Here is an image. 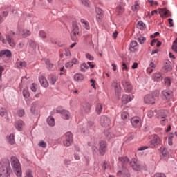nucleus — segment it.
Here are the masks:
<instances>
[{
	"instance_id": "21",
	"label": "nucleus",
	"mask_w": 177,
	"mask_h": 177,
	"mask_svg": "<svg viewBox=\"0 0 177 177\" xmlns=\"http://www.w3.org/2000/svg\"><path fill=\"white\" fill-rule=\"evenodd\" d=\"M122 85L126 92H131V91H132V85H131V83H129V82L125 81L122 83Z\"/></svg>"
},
{
	"instance_id": "56",
	"label": "nucleus",
	"mask_w": 177,
	"mask_h": 177,
	"mask_svg": "<svg viewBox=\"0 0 177 177\" xmlns=\"http://www.w3.org/2000/svg\"><path fill=\"white\" fill-rule=\"evenodd\" d=\"M105 135L108 138V139H111V138H114V136H115L114 134H113L112 133L109 132V131H106L105 133Z\"/></svg>"
},
{
	"instance_id": "16",
	"label": "nucleus",
	"mask_w": 177,
	"mask_h": 177,
	"mask_svg": "<svg viewBox=\"0 0 177 177\" xmlns=\"http://www.w3.org/2000/svg\"><path fill=\"white\" fill-rule=\"evenodd\" d=\"M71 32H77L80 33V24L77 23V21H73L72 22V31Z\"/></svg>"
},
{
	"instance_id": "25",
	"label": "nucleus",
	"mask_w": 177,
	"mask_h": 177,
	"mask_svg": "<svg viewBox=\"0 0 177 177\" xmlns=\"http://www.w3.org/2000/svg\"><path fill=\"white\" fill-rule=\"evenodd\" d=\"M157 118H167V111L160 110L157 112Z\"/></svg>"
},
{
	"instance_id": "17",
	"label": "nucleus",
	"mask_w": 177,
	"mask_h": 177,
	"mask_svg": "<svg viewBox=\"0 0 177 177\" xmlns=\"http://www.w3.org/2000/svg\"><path fill=\"white\" fill-rule=\"evenodd\" d=\"M114 88H115V92L116 96H118V97H121V84H120V83H115Z\"/></svg>"
},
{
	"instance_id": "23",
	"label": "nucleus",
	"mask_w": 177,
	"mask_h": 177,
	"mask_svg": "<svg viewBox=\"0 0 177 177\" xmlns=\"http://www.w3.org/2000/svg\"><path fill=\"white\" fill-rule=\"evenodd\" d=\"M24 125V122L23 120H17L15 123V127L18 131H21L23 129V126Z\"/></svg>"
},
{
	"instance_id": "30",
	"label": "nucleus",
	"mask_w": 177,
	"mask_h": 177,
	"mask_svg": "<svg viewBox=\"0 0 177 177\" xmlns=\"http://www.w3.org/2000/svg\"><path fill=\"white\" fill-rule=\"evenodd\" d=\"M17 68H24V67H27V63L24 61L17 62L16 64Z\"/></svg>"
},
{
	"instance_id": "33",
	"label": "nucleus",
	"mask_w": 177,
	"mask_h": 177,
	"mask_svg": "<svg viewBox=\"0 0 177 177\" xmlns=\"http://www.w3.org/2000/svg\"><path fill=\"white\" fill-rule=\"evenodd\" d=\"M118 160H119L120 162H122V164H123V165H125L129 162V158H128V157H127V156L120 157L118 158Z\"/></svg>"
},
{
	"instance_id": "45",
	"label": "nucleus",
	"mask_w": 177,
	"mask_h": 177,
	"mask_svg": "<svg viewBox=\"0 0 177 177\" xmlns=\"http://www.w3.org/2000/svg\"><path fill=\"white\" fill-rule=\"evenodd\" d=\"M137 27L140 30H145V27H146V25L145 24V23H143V21H140L138 22Z\"/></svg>"
},
{
	"instance_id": "3",
	"label": "nucleus",
	"mask_w": 177,
	"mask_h": 177,
	"mask_svg": "<svg viewBox=\"0 0 177 177\" xmlns=\"http://www.w3.org/2000/svg\"><path fill=\"white\" fill-rule=\"evenodd\" d=\"M130 166L134 171H146V169H147L145 163H138L136 159H133L132 161L130 162Z\"/></svg>"
},
{
	"instance_id": "58",
	"label": "nucleus",
	"mask_w": 177,
	"mask_h": 177,
	"mask_svg": "<svg viewBox=\"0 0 177 177\" xmlns=\"http://www.w3.org/2000/svg\"><path fill=\"white\" fill-rule=\"evenodd\" d=\"M26 45V43L24 41H21L17 46V49H21V48H24V46Z\"/></svg>"
},
{
	"instance_id": "39",
	"label": "nucleus",
	"mask_w": 177,
	"mask_h": 177,
	"mask_svg": "<svg viewBox=\"0 0 177 177\" xmlns=\"http://www.w3.org/2000/svg\"><path fill=\"white\" fill-rule=\"evenodd\" d=\"M7 115H8V111H6V109L0 107V116L5 117Z\"/></svg>"
},
{
	"instance_id": "29",
	"label": "nucleus",
	"mask_w": 177,
	"mask_h": 177,
	"mask_svg": "<svg viewBox=\"0 0 177 177\" xmlns=\"http://www.w3.org/2000/svg\"><path fill=\"white\" fill-rule=\"evenodd\" d=\"M47 123L50 127H55L56 125V122L55 121V118L52 116H49L47 118Z\"/></svg>"
},
{
	"instance_id": "19",
	"label": "nucleus",
	"mask_w": 177,
	"mask_h": 177,
	"mask_svg": "<svg viewBox=\"0 0 177 177\" xmlns=\"http://www.w3.org/2000/svg\"><path fill=\"white\" fill-rule=\"evenodd\" d=\"M6 41L8 42V44L10 46H15L16 45V43H15V39L12 36H10V35H6Z\"/></svg>"
},
{
	"instance_id": "13",
	"label": "nucleus",
	"mask_w": 177,
	"mask_h": 177,
	"mask_svg": "<svg viewBox=\"0 0 177 177\" xmlns=\"http://www.w3.org/2000/svg\"><path fill=\"white\" fill-rule=\"evenodd\" d=\"M39 81L41 86L44 88H48L49 86V83H48V80H46V77H45V76L40 75L39 77Z\"/></svg>"
},
{
	"instance_id": "46",
	"label": "nucleus",
	"mask_w": 177,
	"mask_h": 177,
	"mask_svg": "<svg viewBox=\"0 0 177 177\" xmlns=\"http://www.w3.org/2000/svg\"><path fill=\"white\" fill-rule=\"evenodd\" d=\"M29 46L32 48V49H37V43L35 41L30 40Z\"/></svg>"
},
{
	"instance_id": "22",
	"label": "nucleus",
	"mask_w": 177,
	"mask_h": 177,
	"mask_svg": "<svg viewBox=\"0 0 177 177\" xmlns=\"http://www.w3.org/2000/svg\"><path fill=\"white\" fill-rule=\"evenodd\" d=\"M7 142L10 145H15V143H16V140H15V133H10L7 136Z\"/></svg>"
},
{
	"instance_id": "2",
	"label": "nucleus",
	"mask_w": 177,
	"mask_h": 177,
	"mask_svg": "<svg viewBox=\"0 0 177 177\" xmlns=\"http://www.w3.org/2000/svg\"><path fill=\"white\" fill-rule=\"evenodd\" d=\"M10 164L13 169L14 174L17 177H23V171H21V165L19 159L16 156H11Z\"/></svg>"
},
{
	"instance_id": "50",
	"label": "nucleus",
	"mask_w": 177,
	"mask_h": 177,
	"mask_svg": "<svg viewBox=\"0 0 177 177\" xmlns=\"http://www.w3.org/2000/svg\"><path fill=\"white\" fill-rule=\"evenodd\" d=\"M44 62L48 68H52V67H53V64L50 63V60H49V59H46Z\"/></svg>"
},
{
	"instance_id": "61",
	"label": "nucleus",
	"mask_w": 177,
	"mask_h": 177,
	"mask_svg": "<svg viewBox=\"0 0 177 177\" xmlns=\"http://www.w3.org/2000/svg\"><path fill=\"white\" fill-rule=\"evenodd\" d=\"M93 125H95V123L92 121H88L87 122V128L89 129L91 128H92V127H93Z\"/></svg>"
},
{
	"instance_id": "11",
	"label": "nucleus",
	"mask_w": 177,
	"mask_h": 177,
	"mask_svg": "<svg viewBox=\"0 0 177 177\" xmlns=\"http://www.w3.org/2000/svg\"><path fill=\"white\" fill-rule=\"evenodd\" d=\"M162 95L166 100H169V99H172V97L174 96V92L172 91H167L165 90L162 91Z\"/></svg>"
},
{
	"instance_id": "41",
	"label": "nucleus",
	"mask_w": 177,
	"mask_h": 177,
	"mask_svg": "<svg viewBox=\"0 0 177 177\" xmlns=\"http://www.w3.org/2000/svg\"><path fill=\"white\" fill-rule=\"evenodd\" d=\"M75 151H76L75 152V154H74V158L77 161H79V160L81 159V158L80 157V149L79 148H76Z\"/></svg>"
},
{
	"instance_id": "12",
	"label": "nucleus",
	"mask_w": 177,
	"mask_h": 177,
	"mask_svg": "<svg viewBox=\"0 0 177 177\" xmlns=\"http://www.w3.org/2000/svg\"><path fill=\"white\" fill-rule=\"evenodd\" d=\"M91 108L92 105L88 102H84L82 104V110L86 113H91Z\"/></svg>"
},
{
	"instance_id": "26",
	"label": "nucleus",
	"mask_w": 177,
	"mask_h": 177,
	"mask_svg": "<svg viewBox=\"0 0 177 177\" xmlns=\"http://www.w3.org/2000/svg\"><path fill=\"white\" fill-rule=\"evenodd\" d=\"M150 145L151 147H154V146H157L160 143V138H158L157 136H155L152 140L150 141Z\"/></svg>"
},
{
	"instance_id": "18",
	"label": "nucleus",
	"mask_w": 177,
	"mask_h": 177,
	"mask_svg": "<svg viewBox=\"0 0 177 177\" xmlns=\"http://www.w3.org/2000/svg\"><path fill=\"white\" fill-rule=\"evenodd\" d=\"M162 75L160 73H156L152 75V80L156 82H160L162 81Z\"/></svg>"
},
{
	"instance_id": "37",
	"label": "nucleus",
	"mask_w": 177,
	"mask_h": 177,
	"mask_svg": "<svg viewBox=\"0 0 177 177\" xmlns=\"http://www.w3.org/2000/svg\"><path fill=\"white\" fill-rule=\"evenodd\" d=\"M121 118H122V120H124V121H127V120H128V118H129V113H128V112H127V111H123L121 113Z\"/></svg>"
},
{
	"instance_id": "6",
	"label": "nucleus",
	"mask_w": 177,
	"mask_h": 177,
	"mask_svg": "<svg viewBox=\"0 0 177 177\" xmlns=\"http://www.w3.org/2000/svg\"><path fill=\"white\" fill-rule=\"evenodd\" d=\"M100 122L104 128H107V127H109L111 124V120L106 115H102L100 118Z\"/></svg>"
},
{
	"instance_id": "31",
	"label": "nucleus",
	"mask_w": 177,
	"mask_h": 177,
	"mask_svg": "<svg viewBox=\"0 0 177 177\" xmlns=\"http://www.w3.org/2000/svg\"><path fill=\"white\" fill-rule=\"evenodd\" d=\"M80 22L82 23V24H84L83 27H84L86 30H91V27L89 26V22H88L86 20L81 19Z\"/></svg>"
},
{
	"instance_id": "27",
	"label": "nucleus",
	"mask_w": 177,
	"mask_h": 177,
	"mask_svg": "<svg viewBox=\"0 0 177 177\" xmlns=\"http://www.w3.org/2000/svg\"><path fill=\"white\" fill-rule=\"evenodd\" d=\"M48 80L51 85H55V84H56V82L57 81V76H56L55 75H50L48 76Z\"/></svg>"
},
{
	"instance_id": "24",
	"label": "nucleus",
	"mask_w": 177,
	"mask_h": 177,
	"mask_svg": "<svg viewBox=\"0 0 177 177\" xmlns=\"http://www.w3.org/2000/svg\"><path fill=\"white\" fill-rule=\"evenodd\" d=\"M3 56L10 57L12 56V52L9 50H2L0 51V57H3Z\"/></svg>"
},
{
	"instance_id": "42",
	"label": "nucleus",
	"mask_w": 177,
	"mask_h": 177,
	"mask_svg": "<svg viewBox=\"0 0 177 177\" xmlns=\"http://www.w3.org/2000/svg\"><path fill=\"white\" fill-rule=\"evenodd\" d=\"M163 68L166 73H169V71H171L172 70V66L170 64L166 63Z\"/></svg>"
},
{
	"instance_id": "8",
	"label": "nucleus",
	"mask_w": 177,
	"mask_h": 177,
	"mask_svg": "<svg viewBox=\"0 0 177 177\" xmlns=\"http://www.w3.org/2000/svg\"><path fill=\"white\" fill-rule=\"evenodd\" d=\"M131 123L134 128H139L142 127V119L138 116L133 117L131 120Z\"/></svg>"
},
{
	"instance_id": "54",
	"label": "nucleus",
	"mask_w": 177,
	"mask_h": 177,
	"mask_svg": "<svg viewBox=\"0 0 177 177\" xmlns=\"http://www.w3.org/2000/svg\"><path fill=\"white\" fill-rule=\"evenodd\" d=\"M17 114L19 117H23L24 115V109L18 110Z\"/></svg>"
},
{
	"instance_id": "59",
	"label": "nucleus",
	"mask_w": 177,
	"mask_h": 177,
	"mask_svg": "<svg viewBox=\"0 0 177 177\" xmlns=\"http://www.w3.org/2000/svg\"><path fill=\"white\" fill-rule=\"evenodd\" d=\"M37 84H35V83H32L30 86V90L32 92H37Z\"/></svg>"
},
{
	"instance_id": "14",
	"label": "nucleus",
	"mask_w": 177,
	"mask_h": 177,
	"mask_svg": "<svg viewBox=\"0 0 177 177\" xmlns=\"http://www.w3.org/2000/svg\"><path fill=\"white\" fill-rule=\"evenodd\" d=\"M133 99V95H124L122 97V102L124 104H127V103H129V102H132Z\"/></svg>"
},
{
	"instance_id": "51",
	"label": "nucleus",
	"mask_w": 177,
	"mask_h": 177,
	"mask_svg": "<svg viewBox=\"0 0 177 177\" xmlns=\"http://www.w3.org/2000/svg\"><path fill=\"white\" fill-rule=\"evenodd\" d=\"M138 41L139 42V44H140V45H142V44L145 43V41H146V37L141 36L138 37Z\"/></svg>"
},
{
	"instance_id": "63",
	"label": "nucleus",
	"mask_w": 177,
	"mask_h": 177,
	"mask_svg": "<svg viewBox=\"0 0 177 177\" xmlns=\"http://www.w3.org/2000/svg\"><path fill=\"white\" fill-rule=\"evenodd\" d=\"M154 177H167L164 173H156L154 175Z\"/></svg>"
},
{
	"instance_id": "60",
	"label": "nucleus",
	"mask_w": 177,
	"mask_h": 177,
	"mask_svg": "<svg viewBox=\"0 0 177 177\" xmlns=\"http://www.w3.org/2000/svg\"><path fill=\"white\" fill-rule=\"evenodd\" d=\"M39 35L41 38H46V33H45V31H44V30L39 31Z\"/></svg>"
},
{
	"instance_id": "32",
	"label": "nucleus",
	"mask_w": 177,
	"mask_h": 177,
	"mask_svg": "<svg viewBox=\"0 0 177 177\" xmlns=\"http://www.w3.org/2000/svg\"><path fill=\"white\" fill-rule=\"evenodd\" d=\"M73 78L75 81H82L84 80V75L81 73H75Z\"/></svg>"
},
{
	"instance_id": "49",
	"label": "nucleus",
	"mask_w": 177,
	"mask_h": 177,
	"mask_svg": "<svg viewBox=\"0 0 177 177\" xmlns=\"http://www.w3.org/2000/svg\"><path fill=\"white\" fill-rule=\"evenodd\" d=\"M24 177H34V175H32V170L31 169L26 170Z\"/></svg>"
},
{
	"instance_id": "35",
	"label": "nucleus",
	"mask_w": 177,
	"mask_h": 177,
	"mask_svg": "<svg viewBox=\"0 0 177 177\" xmlns=\"http://www.w3.org/2000/svg\"><path fill=\"white\" fill-rule=\"evenodd\" d=\"M88 68H89V66H88V64H86V63L83 62L80 64V71H82V73H86Z\"/></svg>"
},
{
	"instance_id": "7",
	"label": "nucleus",
	"mask_w": 177,
	"mask_h": 177,
	"mask_svg": "<svg viewBox=\"0 0 177 177\" xmlns=\"http://www.w3.org/2000/svg\"><path fill=\"white\" fill-rule=\"evenodd\" d=\"M122 169L119 170L117 172V175L118 177H131V174H129V170L127 169V167L122 166Z\"/></svg>"
},
{
	"instance_id": "48",
	"label": "nucleus",
	"mask_w": 177,
	"mask_h": 177,
	"mask_svg": "<svg viewBox=\"0 0 177 177\" xmlns=\"http://www.w3.org/2000/svg\"><path fill=\"white\" fill-rule=\"evenodd\" d=\"M77 132L80 133H85L86 131L83 125L82 124L79 125V127H77Z\"/></svg>"
},
{
	"instance_id": "36",
	"label": "nucleus",
	"mask_w": 177,
	"mask_h": 177,
	"mask_svg": "<svg viewBox=\"0 0 177 177\" xmlns=\"http://www.w3.org/2000/svg\"><path fill=\"white\" fill-rule=\"evenodd\" d=\"M136 46H138V41H132L130 44V50H136Z\"/></svg>"
},
{
	"instance_id": "40",
	"label": "nucleus",
	"mask_w": 177,
	"mask_h": 177,
	"mask_svg": "<svg viewBox=\"0 0 177 177\" xmlns=\"http://www.w3.org/2000/svg\"><path fill=\"white\" fill-rule=\"evenodd\" d=\"M31 35V32L27 29H25L22 31V37L24 38H27V37Z\"/></svg>"
},
{
	"instance_id": "34",
	"label": "nucleus",
	"mask_w": 177,
	"mask_h": 177,
	"mask_svg": "<svg viewBox=\"0 0 177 177\" xmlns=\"http://www.w3.org/2000/svg\"><path fill=\"white\" fill-rule=\"evenodd\" d=\"M95 111L97 114H102V111H103V106L102 104L98 103L96 104Z\"/></svg>"
},
{
	"instance_id": "64",
	"label": "nucleus",
	"mask_w": 177,
	"mask_h": 177,
	"mask_svg": "<svg viewBox=\"0 0 177 177\" xmlns=\"http://www.w3.org/2000/svg\"><path fill=\"white\" fill-rule=\"evenodd\" d=\"M82 3H83V5L87 7L89 6V3H91V2L88 1V0H82Z\"/></svg>"
},
{
	"instance_id": "43",
	"label": "nucleus",
	"mask_w": 177,
	"mask_h": 177,
	"mask_svg": "<svg viewBox=\"0 0 177 177\" xmlns=\"http://www.w3.org/2000/svg\"><path fill=\"white\" fill-rule=\"evenodd\" d=\"M139 8H140V6H139V3L138 1H136L134 6L131 7V9L133 12H138V10H139Z\"/></svg>"
},
{
	"instance_id": "62",
	"label": "nucleus",
	"mask_w": 177,
	"mask_h": 177,
	"mask_svg": "<svg viewBox=\"0 0 177 177\" xmlns=\"http://www.w3.org/2000/svg\"><path fill=\"white\" fill-rule=\"evenodd\" d=\"M162 154L164 156V157H167L168 156V151L167 150V148H164L162 150Z\"/></svg>"
},
{
	"instance_id": "55",
	"label": "nucleus",
	"mask_w": 177,
	"mask_h": 177,
	"mask_svg": "<svg viewBox=\"0 0 177 177\" xmlns=\"http://www.w3.org/2000/svg\"><path fill=\"white\" fill-rule=\"evenodd\" d=\"M85 57H86V59H88V60H90V61L95 60V58L93 57V56H92L89 53H86Z\"/></svg>"
},
{
	"instance_id": "1",
	"label": "nucleus",
	"mask_w": 177,
	"mask_h": 177,
	"mask_svg": "<svg viewBox=\"0 0 177 177\" xmlns=\"http://www.w3.org/2000/svg\"><path fill=\"white\" fill-rule=\"evenodd\" d=\"M12 167L10 162L8 159H4L0 162V177H10Z\"/></svg>"
},
{
	"instance_id": "38",
	"label": "nucleus",
	"mask_w": 177,
	"mask_h": 177,
	"mask_svg": "<svg viewBox=\"0 0 177 177\" xmlns=\"http://www.w3.org/2000/svg\"><path fill=\"white\" fill-rule=\"evenodd\" d=\"M80 33H77L75 32H71V38L72 39V41H77V39H78V35Z\"/></svg>"
},
{
	"instance_id": "53",
	"label": "nucleus",
	"mask_w": 177,
	"mask_h": 177,
	"mask_svg": "<svg viewBox=\"0 0 177 177\" xmlns=\"http://www.w3.org/2000/svg\"><path fill=\"white\" fill-rule=\"evenodd\" d=\"M165 84L167 86H171V79L169 77H166L165 78Z\"/></svg>"
},
{
	"instance_id": "9",
	"label": "nucleus",
	"mask_w": 177,
	"mask_h": 177,
	"mask_svg": "<svg viewBox=\"0 0 177 177\" xmlns=\"http://www.w3.org/2000/svg\"><path fill=\"white\" fill-rule=\"evenodd\" d=\"M56 112L61 114L64 120H70V112L68 111L57 108Z\"/></svg>"
},
{
	"instance_id": "57",
	"label": "nucleus",
	"mask_w": 177,
	"mask_h": 177,
	"mask_svg": "<svg viewBox=\"0 0 177 177\" xmlns=\"http://www.w3.org/2000/svg\"><path fill=\"white\" fill-rule=\"evenodd\" d=\"M64 55L66 56V57H71V52L70 51V49H66L64 51Z\"/></svg>"
},
{
	"instance_id": "28",
	"label": "nucleus",
	"mask_w": 177,
	"mask_h": 177,
	"mask_svg": "<svg viewBox=\"0 0 177 177\" xmlns=\"http://www.w3.org/2000/svg\"><path fill=\"white\" fill-rule=\"evenodd\" d=\"M169 11L167 9L165 8H160L159 10V14L160 15V17L164 18V17H167V16H168V12Z\"/></svg>"
},
{
	"instance_id": "44",
	"label": "nucleus",
	"mask_w": 177,
	"mask_h": 177,
	"mask_svg": "<svg viewBox=\"0 0 177 177\" xmlns=\"http://www.w3.org/2000/svg\"><path fill=\"white\" fill-rule=\"evenodd\" d=\"M23 96L25 99L30 97V92L28 91V88H24L23 90Z\"/></svg>"
},
{
	"instance_id": "52",
	"label": "nucleus",
	"mask_w": 177,
	"mask_h": 177,
	"mask_svg": "<svg viewBox=\"0 0 177 177\" xmlns=\"http://www.w3.org/2000/svg\"><path fill=\"white\" fill-rule=\"evenodd\" d=\"M38 146H39V147H42L43 149H45L46 147V143L45 142V141L41 140L38 143Z\"/></svg>"
},
{
	"instance_id": "15",
	"label": "nucleus",
	"mask_w": 177,
	"mask_h": 177,
	"mask_svg": "<svg viewBox=\"0 0 177 177\" xmlns=\"http://www.w3.org/2000/svg\"><path fill=\"white\" fill-rule=\"evenodd\" d=\"M95 12L97 13L96 20L99 23V21L103 19V11L100 8L96 7Z\"/></svg>"
},
{
	"instance_id": "5",
	"label": "nucleus",
	"mask_w": 177,
	"mask_h": 177,
	"mask_svg": "<svg viewBox=\"0 0 177 177\" xmlns=\"http://www.w3.org/2000/svg\"><path fill=\"white\" fill-rule=\"evenodd\" d=\"M65 135L66 139L64 141V145H65L66 147H68V146H71V144L73 143V133L68 131Z\"/></svg>"
},
{
	"instance_id": "47",
	"label": "nucleus",
	"mask_w": 177,
	"mask_h": 177,
	"mask_svg": "<svg viewBox=\"0 0 177 177\" xmlns=\"http://www.w3.org/2000/svg\"><path fill=\"white\" fill-rule=\"evenodd\" d=\"M35 106H38V101H35L32 104L30 112L32 113H35Z\"/></svg>"
},
{
	"instance_id": "10",
	"label": "nucleus",
	"mask_w": 177,
	"mask_h": 177,
	"mask_svg": "<svg viewBox=\"0 0 177 177\" xmlns=\"http://www.w3.org/2000/svg\"><path fill=\"white\" fill-rule=\"evenodd\" d=\"M99 151L101 156L106 154V151H107V143L106 142L101 141L100 142Z\"/></svg>"
},
{
	"instance_id": "20",
	"label": "nucleus",
	"mask_w": 177,
	"mask_h": 177,
	"mask_svg": "<svg viewBox=\"0 0 177 177\" xmlns=\"http://www.w3.org/2000/svg\"><path fill=\"white\" fill-rule=\"evenodd\" d=\"M78 63V59L76 58L73 59L71 61L65 64L66 68H71L74 64H77Z\"/></svg>"
},
{
	"instance_id": "4",
	"label": "nucleus",
	"mask_w": 177,
	"mask_h": 177,
	"mask_svg": "<svg viewBox=\"0 0 177 177\" xmlns=\"http://www.w3.org/2000/svg\"><path fill=\"white\" fill-rule=\"evenodd\" d=\"M153 95H145L144 97V103L146 104H154V103H156V98H154V96H158L160 93L158 91H155L153 93Z\"/></svg>"
}]
</instances>
